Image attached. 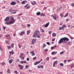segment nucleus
<instances>
[{
	"instance_id": "obj_1",
	"label": "nucleus",
	"mask_w": 74,
	"mask_h": 74,
	"mask_svg": "<svg viewBox=\"0 0 74 74\" xmlns=\"http://www.w3.org/2000/svg\"><path fill=\"white\" fill-rule=\"evenodd\" d=\"M68 41H69V39L67 37H64L63 38H61L59 40L58 43L59 44H62V42L64 43H67L68 45H71L72 43L70 41H69L67 42Z\"/></svg>"
},
{
	"instance_id": "obj_2",
	"label": "nucleus",
	"mask_w": 74,
	"mask_h": 74,
	"mask_svg": "<svg viewBox=\"0 0 74 74\" xmlns=\"http://www.w3.org/2000/svg\"><path fill=\"white\" fill-rule=\"evenodd\" d=\"M5 21L6 22H8V21H15L14 17L12 16L7 17L5 19Z\"/></svg>"
},
{
	"instance_id": "obj_3",
	"label": "nucleus",
	"mask_w": 74,
	"mask_h": 74,
	"mask_svg": "<svg viewBox=\"0 0 74 74\" xmlns=\"http://www.w3.org/2000/svg\"><path fill=\"white\" fill-rule=\"evenodd\" d=\"M15 21H10V22H6V24H9V25H11V24H12V23H14V22H15Z\"/></svg>"
},
{
	"instance_id": "obj_4",
	"label": "nucleus",
	"mask_w": 74,
	"mask_h": 74,
	"mask_svg": "<svg viewBox=\"0 0 74 74\" xmlns=\"http://www.w3.org/2000/svg\"><path fill=\"white\" fill-rule=\"evenodd\" d=\"M51 17L53 18L54 20L57 21V19H56V15H51Z\"/></svg>"
},
{
	"instance_id": "obj_5",
	"label": "nucleus",
	"mask_w": 74,
	"mask_h": 74,
	"mask_svg": "<svg viewBox=\"0 0 74 74\" xmlns=\"http://www.w3.org/2000/svg\"><path fill=\"white\" fill-rule=\"evenodd\" d=\"M16 2L14 1H12L10 3V4H11V5H15V4H16Z\"/></svg>"
},
{
	"instance_id": "obj_6",
	"label": "nucleus",
	"mask_w": 74,
	"mask_h": 74,
	"mask_svg": "<svg viewBox=\"0 0 74 74\" xmlns=\"http://www.w3.org/2000/svg\"><path fill=\"white\" fill-rule=\"evenodd\" d=\"M26 3H27V1H23L22 2V4H25Z\"/></svg>"
},
{
	"instance_id": "obj_7",
	"label": "nucleus",
	"mask_w": 74,
	"mask_h": 74,
	"mask_svg": "<svg viewBox=\"0 0 74 74\" xmlns=\"http://www.w3.org/2000/svg\"><path fill=\"white\" fill-rule=\"evenodd\" d=\"M35 42H36V40L33 39L32 42L31 44L32 45H34V44L35 43Z\"/></svg>"
},
{
	"instance_id": "obj_8",
	"label": "nucleus",
	"mask_w": 74,
	"mask_h": 74,
	"mask_svg": "<svg viewBox=\"0 0 74 74\" xmlns=\"http://www.w3.org/2000/svg\"><path fill=\"white\" fill-rule=\"evenodd\" d=\"M58 63V62L57 61H55L53 63V67H55V65Z\"/></svg>"
},
{
	"instance_id": "obj_9",
	"label": "nucleus",
	"mask_w": 74,
	"mask_h": 74,
	"mask_svg": "<svg viewBox=\"0 0 74 74\" xmlns=\"http://www.w3.org/2000/svg\"><path fill=\"white\" fill-rule=\"evenodd\" d=\"M25 33V32L23 31L21 32V33L20 34V36H22V35H23V34H24Z\"/></svg>"
},
{
	"instance_id": "obj_10",
	"label": "nucleus",
	"mask_w": 74,
	"mask_h": 74,
	"mask_svg": "<svg viewBox=\"0 0 74 74\" xmlns=\"http://www.w3.org/2000/svg\"><path fill=\"white\" fill-rule=\"evenodd\" d=\"M49 22H48V23H47L45 25V27H47L49 25Z\"/></svg>"
},
{
	"instance_id": "obj_11",
	"label": "nucleus",
	"mask_w": 74,
	"mask_h": 74,
	"mask_svg": "<svg viewBox=\"0 0 74 74\" xmlns=\"http://www.w3.org/2000/svg\"><path fill=\"white\" fill-rule=\"evenodd\" d=\"M40 61H38V62H36L34 64L35 65H37V64H38L39 63H40Z\"/></svg>"
},
{
	"instance_id": "obj_12",
	"label": "nucleus",
	"mask_w": 74,
	"mask_h": 74,
	"mask_svg": "<svg viewBox=\"0 0 74 74\" xmlns=\"http://www.w3.org/2000/svg\"><path fill=\"white\" fill-rule=\"evenodd\" d=\"M18 66V67H21L20 68V70H22V69H23V66L21 65H19Z\"/></svg>"
},
{
	"instance_id": "obj_13",
	"label": "nucleus",
	"mask_w": 74,
	"mask_h": 74,
	"mask_svg": "<svg viewBox=\"0 0 74 74\" xmlns=\"http://www.w3.org/2000/svg\"><path fill=\"white\" fill-rule=\"evenodd\" d=\"M37 36V34H36V33H34V34L33 35V37H36Z\"/></svg>"
},
{
	"instance_id": "obj_14",
	"label": "nucleus",
	"mask_w": 74,
	"mask_h": 74,
	"mask_svg": "<svg viewBox=\"0 0 74 74\" xmlns=\"http://www.w3.org/2000/svg\"><path fill=\"white\" fill-rule=\"evenodd\" d=\"M30 53H31V54H32V56H34V55H35V54H34V51L31 52H30Z\"/></svg>"
},
{
	"instance_id": "obj_15",
	"label": "nucleus",
	"mask_w": 74,
	"mask_h": 74,
	"mask_svg": "<svg viewBox=\"0 0 74 74\" xmlns=\"http://www.w3.org/2000/svg\"><path fill=\"white\" fill-rule=\"evenodd\" d=\"M12 62H13V60L12 59H11L9 60V62L10 64H11V63H12Z\"/></svg>"
},
{
	"instance_id": "obj_16",
	"label": "nucleus",
	"mask_w": 74,
	"mask_h": 74,
	"mask_svg": "<svg viewBox=\"0 0 74 74\" xmlns=\"http://www.w3.org/2000/svg\"><path fill=\"white\" fill-rule=\"evenodd\" d=\"M39 31L38 30H36L35 33H36V34H38V33H39Z\"/></svg>"
},
{
	"instance_id": "obj_17",
	"label": "nucleus",
	"mask_w": 74,
	"mask_h": 74,
	"mask_svg": "<svg viewBox=\"0 0 74 74\" xmlns=\"http://www.w3.org/2000/svg\"><path fill=\"white\" fill-rule=\"evenodd\" d=\"M20 56H20L19 57L21 58H22V56H23V53H21V54H20Z\"/></svg>"
},
{
	"instance_id": "obj_18",
	"label": "nucleus",
	"mask_w": 74,
	"mask_h": 74,
	"mask_svg": "<svg viewBox=\"0 0 74 74\" xmlns=\"http://www.w3.org/2000/svg\"><path fill=\"white\" fill-rule=\"evenodd\" d=\"M8 11H9V12H12V11H14V10H13V9H9Z\"/></svg>"
},
{
	"instance_id": "obj_19",
	"label": "nucleus",
	"mask_w": 74,
	"mask_h": 74,
	"mask_svg": "<svg viewBox=\"0 0 74 74\" xmlns=\"http://www.w3.org/2000/svg\"><path fill=\"white\" fill-rule=\"evenodd\" d=\"M40 14H41V13H40V12H38L36 13V15H40Z\"/></svg>"
},
{
	"instance_id": "obj_20",
	"label": "nucleus",
	"mask_w": 74,
	"mask_h": 74,
	"mask_svg": "<svg viewBox=\"0 0 74 74\" xmlns=\"http://www.w3.org/2000/svg\"><path fill=\"white\" fill-rule=\"evenodd\" d=\"M74 64H73L71 65V68H73V67H74Z\"/></svg>"
},
{
	"instance_id": "obj_21",
	"label": "nucleus",
	"mask_w": 74,
	"mask_h": 74,
	"mask_svg": "<svg viewBox=\"0 0 74 74\" xmlns=\"http://www.w3.org/2000/svg\"><path fill=\"white\" fill-rule=\"evenodd\" d=\"M40 31H41V32H43V33H44V30L43 29H42V28H40Z\"/></svg>"
},
{
	"instance_id": "obj_22",
	"label": "nucleus",
	"mask_w": 74,
	"mask_h": 74,
	"mask_svg": "<svg viewBox=\"0 0 74 74\" xmlns=\"http://www.w3.org/2000/svg\"><path fill=\"white\" fill-rule=\"evenodd\" d=\"M68 15H69V14H68V13H67L64 16V18H65L66 17V16H68Z\"/></svg>"
},
{
	"instance_id": "obj_23",
	"label": "nucleus",
	"mask_w": 74,
	"mask_h": 74,
	"mask_svg": "<svg viewBox=\"0 0 74 74\" xmlns=\"http://www.w3.org/2000/svg\"><path fill=\"white\" fill-rule=\"evenodd\" d=\"M56 35V34L55 33H53L52 34V36H55Z\"/></svg>"
},
{
	"instance_id": "obj_24",
	"label": "nucleus",
	"mask_w": 74,
	"mask_h": 74,
	"mask_svg": "<svg viewBox=\"0 0 74 74\" xmlns=\"http://www.w3.org/2000/svg\"><path fill=\"white\" fill-rule=\"evenodd\" d=\"M60 65L61 66V67H63V64L62 63H60Z\"/></svg>"
},
{
	"instance_id": "obj_25",
	"label": "nucleus",
	"mask_w": 74,
	"mask_h": 74,
	"mask_svg": "<svg viewBox=\"0 0 74 74\" xmlns=\"http://www.w3.org/2000/svg\"><path fill=\"white\" fill-rule=\"evenodd\" d=\"M40 16H45V15L43 14V13H41L40 14Z\"/></svg>"
},
{
	"instance_id": "obj_26",
	"label": "nucleus",
	"mask_w": 74,
	"mask_h": 74,
	"mask_svg": "<svg viewBox=\"0 0 74 74\" xmlns=\"http://www.w3.org/2000/svg\"><path fill=\"white\" fill-rule=\"evenodd\" d=\"M43 48H44V47H46V45H45V43H44L43 44Z\"/></svg>"
},
{
	"instance_id": "obj_27",
	"label": "nucleus",
	"mask_w": 74,
	"mask_h": 74,
	"mask_svg": "<svg viewBox=\"0 0 74 74\" xmlns=\"http://www.w3.org/2000/svg\"><path fill=\"white\" fill-rule=\"evenodd\" d=\"M7 72L8 73H10V70L8 69Z\"/></svg>"
},
{
	"instance_id": "obj_28",
	"label": "nucleus",
	"mask_w": 74,
	"mask_h": 74,
	"mask_svg": "<svg viewBox=\"0 0 74 74\" xmlns=\"http://www.w3.org/2000/svg\"><path fill=\"white\" fill-rule=\"evenodd\" d=\"M11 47L12 48H13L14 47V43H12L11 44Z\"/></svg>"
},
{
	"instance_id": "obj_29",
	"label": "nucleus",
	"mask_w": 74,
	"mask_h": 74,
	"mask_svg": "<svg viewBox=\"0 0 74 74\" xmlns=\"http://www.w3.org/2000/svg\"><path fill=\"white\" fill-rule=\"evenodd\" d=\"M60 16L61 17V18H62L63 16H64V15L62 14H60Z\"/></svg>"
},
{
	"instance_id": "obj_30",
	"label": "nucleus",
	"mask_w": 74,
	"mask_h": 74,
	"mask_svg": "<svg viewBox=\"0 0 74 74\" xmlns=\"http://www.w3.org/2000/svg\"><path fill=\"white\" fill-rule=\"evenodd\" d=\"M61 46L62 48H64V47H65V45H61Z\"/></svg>"
},
{
	"instance_id": "obj_31",
	"label": "nucleus",
	"mask_w": 74,
	"mask_h": 74,
	"mask_svg": "<svg viewBox=\"0 0 74 74\" xmlns=\"http://www.w3.org/2000/svg\"><path fill=\"white\" fill-rule=\"evenodd\" d=\"M63 27H60V28L59 29V30H62V29H63Z\"/></svg>"
},
{
	"instance_id": "obj_32",
	"label": "nucleus",
	"mask_w": 74,
	"mask_h": 74,
	"mask_svg": "<svg viewBox=\"0 0 74 74\" xmlns=\"http://www.w3.org/2000/svg\"><path fill=\"white\" fill-rule=\"evenodd\" d=\"M25 67H26V69H28V68L29 67V66H28V65H26L25 66Z\"/></svg>"
},
{
	"instance_id": "obj_33",
	"label": "nucleus",
	"mask_w": 74,
	"mask_h": 74,
	"mask_svg": "<svg viewBox=\"0 0 74 74\" xmlns=\"http://www.w3.org/2000/svg\"><path fill=\"white\" fill-rule=\"evenodd\" d=\"M46 44H47V45H50V43H49V42H46Z\"/></svg>"
},
{
	"instance_id": "obj_34",
	"label": "nucleus",
	"mask_w": 74,
	"mask_h": 74,
	"mask_svg": "<svg viewBox=\"0 0 74 74\" xmlns=\"http://www.w3.org/2000/svg\"><path fill=\"white\" fill-rule=\"evenodd\" d=\"M63 53H64V51H62L60 53V55H62Z\"/></svg>"
},
{
	"instance_id": "obj_35",
	"label": "nucleus",
	"mask_w": 74,
	"mask_h": 74,
	"mask_svg": "<svg viewBox=\"0 0 74 74\" xmlns=\"http://www.w3.org/2000/svg\"><path fill=\"white\" fill-rule=\"evenodd\" d=\"M28 5H29V4H27V5H25L24 6V8H26V7H27V6Z\"/></svg>"
},
{
	"instance_id": "obj_36",
	"label": "nucleus",
	"mask_w": 74,
	"mask_h": 74,
	"mask_svg": "<svg viewBox=\"0 0 74 74\" xmlns=\"http://www.w3.org/2000/svg\"><path fill=\"white\" fill-rule=\"evenodd\" d=\"M51 55H54L55 54V52L53 51V52H51Z\"/></svg>"
},
{
	"instance_id": "obj_37",
	"label": "nucleus",
	"mask_w": 74,
	"mask_h": 74,
	"mask_svg": "<svg viewBox=\"0 0 74 74\" xmlns=\"http://www.w3.org/2000/svg\"><path fill=\"white\" fill-rule=\"evenodd\" d=\"M49 57H47L46 58V60H49Z\"/></svg>"
},
{
	"instance_id": "obj_38",
	"label": "nucleus",
	"mask_w": 74,
	"mask_h": 74,
	"mask_svg": "<svg viewBox=\"0 0 74 74\" xmlns=\"http://www.w3.org/2000/svg\"><path fill=\"white\" fill-rule=\"evenodd\" d=\"M5 42H6V43H7V44H9V42H8V41L6 40L5 41Z\"/></svg>"
},
{
	"instance_id": "obj_39",
	"label": "nucleus",
	"mask_w": 74,
	"mask_h": 74,
	"mask_svg": "<svg viewBox=\"0 0 74 74\" xmlns=\"http://www.w3.org/2000/svg\"><path fill=\"white\" fill-rule=\"evenodd\" d=\"M55 40V38H53L52 39V41H54Z\"/></svg>"
},
{
	"instance_id": "obj_40",
	"label": "nucleus",
	"mask_w": 74,
	"mask_h": 74,
	"mask_svg": "<svg viewBox=\"0 0 74 74\" xmlns=\"http://www.w3.org/2000/svg\"><path fill=\"white\" fill-rule=\"evenodd\" d=\"M18 46L19 47V48H21V45H18Z\"/></svg>"
},
{
	"instance_id": "obj_41",
	"label": "nucleus",
	"mask_w": 74,
	"mask_h": 74,
	"mask_svg": "<svg viewBox=\"0 0 74 74\" xmlns=\"http://www.w3.org/2000/svg\"><path fill=\"white\" fill-rule=\"evenodd\" d=\"M66 26L65 25H63L62 27H63V28H64L66 27Z\"/></svg>"
},
{
	"instance_id": "obj_42",
	"label": "nucleus",
	"mask_w": 74,
	"mask_h": 74,
	"mask_svg": "<svg viewBox=\"0 0 74 74\" xmlns=\"http://www.w3.org/2000/svg\"><path fill=\"white\" fill-rule=\"evenodd\" d=\"M29 33H30V32H29V31H27V34H29Z\"/></svg>"
},
{
	"instance_id": "obj_43",
	"label": "nucleus",
	"mask_w": 74,
	"mask_h": 74,
	"mask_svg": "<svg viewBox=\"0 0 74 74\" xmlns=\"http://www.w3.org/2000/svg\"><path fill=\"white\" fill-rule=\"evenodd\" d=\"M7 47L8 48V49H10V48H11V46H8Z\"/></svg>"
},
{
	"instance_id": "obj_44",
	"label": "nucleus",
	"mask_w": 74,
	"mask_h": 74,
	"mask_svg": "<svg viewBox=\"0 0 74 74\" xmlns=\"http://www.w3.org/2000/svg\"><path fill=\"white\" fill-rule=\"evenodd\" d=\"M37 58V57H35L34 58H33V60H35V59H36Z\"/></svg>"
},
{
	"instance_id": "obj_45",
	"label": "nucleus",
	"mask_w": 74,
	"mask_h": 74,
	"mask_svg": "<svg viewBox=\"0 0 74 74\" xmlns=\"http://www.w3.org/2000/svg\"><path fill=\"white\" fill-rule=\"evenodd\" d=\"M11 13V14H16V11H15V12H12Z\"/></svg>"
},
{
	"instance_id": "obj_46",
	"label": "nucleus",
	"mask_w": 74,
	"mask_h": 74,
	"mask_svg": "<svg viewBox=\"0 0 74 74\" xmlns=\"http://www.w3.org/2000/svg\"><path fill=\"white\" fill-rule=\"evenodd\" d=\"M40 67H41L42 69H44V66L43 65L41 66Z\"/></svg>"
},
{
	"instance_id": "obj_47",
	"label": "nucleus",
	"mask_w": 74,
	"mask_h": 74,
	"mask_svg": "<svg viewBox=\"0 0 74 74\" xmlns=\"http://www.w3.org/2000/svg\"><path fill=\"white\" fill-rule=\"evenodd\" d=\"M27 61H29V58H27Z\"/></svg>"
},
{
	"instance_id": "obj_48",
	"label": "nucleus",
	"mask_w": 74,
	"mask_h": 74,
	"mask_svg": "<svg viewBox=\"0 0 74 74\" xmlns=\"http://www.w3.org/2000/svg\"><path fill=\"white\" fill-rule=\"evenodd\" d=\"M16 2L17 3H20V1H18V0H16Z\"/></svg>"
},
{
	"instance_id": "obj_49",
	"label": "nucleus",
	"mask_w": 74,
	"mask_h": 74,
	"mask_svg": "<svg viewBox=\"0 0 74 74\" xmlns=\"http://www.w3.org/2000/svg\"><path fill=\"white\" fill-rule=\"evenodd\" d=\"M38 38H40V35H37V36Z\"/></svg>"
},
{
	"instance_id": "obj_50",
	"label": "nucleus",
	"mask_w": 74,
	"mask_h": 74,
	"mask_svg": "<svg viewBox=\"0 0 74 74\" xmlns=\"http://www.w3.org/2000/svg\"><path fill=\"white\" fill-rule=\"evenodd\" d=\"M30 25L29 24H28L27 25V26H28V27H30Z\"/></svg>"
},
{
	"instance_id": "obj_51",
	"label": "nucleus",
	"mask_w": 74,
	"mask_h": 74,
	"mask_svg": "<svg viewBox=\"0 0 74 74\" xmlns=\"http://www.w3.org/2000/svg\"><path fill=\"white\" fill-rule=\"evenodd\" d=\"M71 62V60L69 59L68 60V62Z\"/></svg>"
},
{
	"instance_id": "obj_52",
	"label": "nucleus",
	"mask_w": 74,
	"mask_h": 74,
	"mask_svg": "<svg viewBox=\"0 0 74 74\" xmlns=\"http://www.w3.org/2000/svg\"><path fill=\"white\" fill-rule=\"evenodd\" d=\"M48 33L49 34H51V31H49Z\"/></svg>"
},
{
	"instance_id": "obj_53",
	"label": "nucleus",
	"mask_w": 74,
	"mask_h": 74,
	"mask_svg": "<svg viewBox=\"0 0 74 74\" xmlns=\"http://www.w3.org/2000/svg\"><path fill=\"white\" fill-rule=\"evenodd\" d=\"M45 52H47V51H48V49H46L45 50Z\"/></svg>"
},
{
	"instance_id": "obj_54",
	"label": "nucleus",
	"mask_w": 74,
	"mask_h": 74,
	"mask_svg": "<svg viewBox=\"0 0 74 74\" xmlns=\"http://www.w3.org/2000/svg\"><path fill=\"white\" fill-rule=\"evenodd\" d=\"M72 6L74 7V3H73L72 4Z\"/></svg>"
},
{
	"instance_id": "obj_55",
	"label": "nucleus",
	"mask_w": 74,
	"mask_h": 74,
	"mask_svg": "<svg viewBox=\"0 0 74 74\" xmlns=\"http://www.w3.org/2000/svg\"><path fill=\"white\" fill-rule=\"evenodd\" d=\"M66 62H67V60H64V62L65 63H66Z\"/></svg>"
},
{
	"instance_id": "obj_56",
	"label": "nucleus",
	"mask_w": 74,
	"mask_h": 74,
	"mask_svg": "<svg viewBox=\"0 0 74 74\" xmlns=\"http://www.w3.org/2000/svg\"><path fill=\"white\" fill-rule=\"evenodd\" d=\"M30 8V6H28L27 7V9H29Z\"/></svg>"
},
{
	"instance_id": "obj_57",
	"label": "nucleus",
	"mask_w": 74,
	"mask_h": 74,
	"mask_svg": "<svg viewBox=\"0 0 74 74\" xmlns=\"http://www.w3.org/2000/svg\"><path fill=\"white\" fill-rule=\"evenodd\" d=\"M53 48H54V47H51V49H53Z\"/></svg>"
},
{
	"instance_id": "obj_58",
	"label": "nucleus",
	"mask_w": 74,
	"mask_h": 74,
	"mask_svg": "<svg viewBox=\"0 0 74 74\" xmlns=\"http://www.w3.org/2000/svg\"><path fill=\"white\" fill-rule=\"evenodd\" d=\"M27 62L26 61H25L23 62V63H26Z\"/></svg>"
},
{
	"instance_id": "obj_59",
	"label": "nucleus",
	"mask_w": 74,
	"mask_h": 74,
	"mask_svg": "<svg viewBox=\"0 0 74 74\" xmlns=\"http://www.w3.org/2000/svg\"><path fill=\"white\" fill-rule=\"evenodd\" d=\"M59 9L60 10H62V7H60L59 8Z\"/></svg>"
},
{
	"instance_id": "obj_60",
	"label": "nucleus",
	"mask_w": 74,
	"mask_h": 74,
	"mask_svg": "<svg viewBox=\"0 0 74 74\" xmlns=\"http://www.w3.org/2000/svg\"><path fill=\"white\" fill-rule=\"evenodd\" d=\"M40 67H41V66H38V69H40Z\"/></svg>"
},
{
	"instance_id": "obj_61",
	"label": "nucleus",
	"mask_w": 74,
	"mask_h": 74,
	"mask_svg": "<svg viewBox=\"0 0 74 74\" xmlns=\"http://www.w3.org/2000/svg\"><path fill=\"white\" fill-rule=\"evenodd\" d=\"M20 63H21V64H23V62L22 61H21L20 62Z\"/></svg>"
},
{
	"instance_id": "obj_62",
	"label": "nucleus",
	"mask_w": 74,
	"mask_h": 74,
	"mask_svg": "<svg viewBox=\"0 0 74 74\" xmlns=\"http://www.w3.org/2000/svg\"><path fill=\"white\" fill-rule=\"evenodd\" d=\"M3 29L4 30V29H6V27H4Z\"/></svg>"
},
{
	"instance_id": "obj_63",
	"label": "nucleus",
	"mask_w": 74,
	"mask_h": 74,
	"mask_svg": "<svg viewBox=\"0 0 74 74\" xmlns=\"http://www.w3.org/2000/svg\"><path fill=\"white\" fill-rule=\"evenodd\" d=\"M66 22H68V21H69V19H67L66 20Z\"/></svg>"
},
{
	"instance_id": "obj_64",
	"label": "nucleus",
	"mask_w": 74,
	"mask_h": 74,
	"mask_svg": "<svg viewBox=\"0 0 74 74\" xmlns=\"http://www.w3.org/2000/svg\"><path fill=\"white\" fill-rule=\"evenodd\" d=\"M15 73H17V71H14Z\"/></svg>"
}]
</instances>
